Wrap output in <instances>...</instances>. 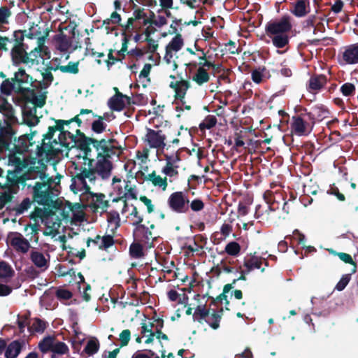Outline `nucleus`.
Returning <instances> with one entry per match:
<instances>
[{"mask_svg": "<svg viewBox=\"0 0 358 358\" xmlns=\"http://www.w3.org/2000/svg\"><path fill=\"white\" fill-rule=\"evenodd\" d=\"M88 194L92 198V201L89 204V207L94 211L97 212L101 209L102 212H106L107 208L110 206L109 201L106 200V195L103 193H94L92 192H83Z\"/></svg>", "mask_w": 358, "mask_h": 358, "instance_id": "obj_19", "label": "nucleus"}, {"mask_svg": "<svg viewBox=\"0 0 358 358\" xmlns=\"http://www.w3.org/2000/svg\"><path fill=\"white\" fill-rule=\"evenodd\" d=\"M76 134H73L70 136L67 143H62L63 148H65L66 152L74 148L80 149L84 152V159L87 160L92 157L90 145H92L95 151L97 152V139L87 136L78 129H76Z\"/></svg>", "mask_w": 358, "mask_h": 358, "instance_id": "obj_5", "label": "nucleus"}, {"mask_svg": "<svg viewBox=\"0 0 358 358\" xmlns=\"http://www.w3.org/2000/svg\"><path fill=\"white\" fill-rule=\"evenodd\" d=\"M8 165L12 167V169L7 171L6 181L10 182V185H13V182L16 179H19L18 176L28 166L27 161L22 155H20L15 151H10L8 155Z\"/></svg>", "mask_w": 358, "mask_h": 358, "instance_id": "obj_8", "label": "nucleus"}, {"mask_svg": "<svg viewBox=\"0 0 358 358\" xmlns=\"http://www.w3.org/2000/svg\"><path fill=\"white\" fill-rule=\"evenodd\" d=\"M189 203L188 197L181 191L173 192L167 199L169 208L176 213H187L189 211Z\"/></svg>", "mask_w": 358, "mask_h": 358, "instance_id": "obj_10", "label": "nucleus"}, {"mask_svg": "<svg viewBox=\"0 0 358 358\" xmlns=\"http://www.w3.org/2000/svg\"><path fill=\"white\" fill-rule=\"evenodd\" d=\"M69 347L65 343L62 341H57L55 343H53L52 352L58 355H64L69 352Z\"/></svg>", "mask_w": 358, "mask_h": 358, "instance_id": "obj_59", "label": "nucleus"}, {"mask_svg": "<svg viewBox=\"0 0 358 358\" xmlns=\"http://www.w3.org/2000/svg\"><path fill=\"white\" fill-rule=\"evenodd\" d=\"M114 90L116 91V94L110 98L108 104L112 110L121 111L125 107V102L124 100H123V94L120 92L117 87H115Z\"/></svg>", "mask_w": 358, "mask_h": 358, "instance_id": "obj_30", "label": "nucleus"}, {"mask_svg": "<svg viewBox=\"0 0 358 358\" xmlns=\"http://www.w3.org/2000/svg\"><path fill=\"white\" fill-rule=\"evenodd\" d=\"M26 31H15L11 38H8V43H11L10 57L14 65L38 64V52L41 46H36L28 52V45L24 43Z\"/></svg>", "mask_w": 358, "mask_h": 358, "instance_id": "obj_3", "label": "nucleus"}, {"mask_svg": "<svg viewBox=\"0 0 358 358\" xmlns=\"http://www.w3.org/2000/svg\"><path fill=\"white\" fill-rule=\"evenodd\" d=\"M54 39L57 43V49L61 52H66L71 47V41L63 33L55 35Z\"/></svg>", "mask_w": 358, "mask_h": 358, "instance_id": "obj_39", "label": "nucleus"}, {"mask_svg": "<svg viewBox=\"0 0 358 358\" xmlns=\"http://www.w3.org/2000/svg\"><path fill=\"white\" fill-rule=\"evenodd\" d=\"M48 323L41 320L40 318H35L32 325L29 328L30 331L43 333L47 328Z\"/></svg>", "mask_w": 358, "mask_h": 358, "instance_id": "obj_49", "label": "nucleus"}, {"mask_svg": "<svg viewBox=\"0 0 358 358\" xmlns=\"http://www.w3.org/2000/svg\"><path fill=\"white\" fill-rule=\"evenodd\" d=\"M189 203V209L191 208V210L194 212H199L202 210L205 206L203 201L200 199H195Z\"/></svg>", "mask_w": 358, "mask_h": 358, "instance_id": "obj_64", "label": "nucleus"}, {"mask_svg": "<svg viewBox=\"0 0 358 358\" xmlns=\"http://www.w3.org/2000/svg\"><path fill=\"white\" fill-rule=\"evenodd\" d=\"M92 115L94 117H97V119L94 120L92 123V130L96 134L103 133L106 130L107 124L102 121L101 115H96L94 113Z\"/></svg>", "mask_w": 358, "mask_h": 358, "instance_id": "obj_43", "label": "nucleus"}, {"mask_svg": "<svg viewBox=\"0 0 358 358\" xmlns=\"http://www.w3.org/2000/svg\"><path fill=\"white\" fill-rule=\"evenodd\" d=\"M48 258H46L41 252L37 250H31L29 255V258L31 262L36 268H40L41 271H45L50 266V255L48 254Z\"/></svg>", "mask_w": 358, "mask_h": 358, "instance_id": "obj_25", "label": "nucleus"}, {"mask_svg": "<svg viewBox=\"0 0 358 358\" xmlns=\"http://www.w3.org/2000/svg\"><path fill=\"white\" fill-rule=\"evenodd\" d=\"M135 239L144 244H148L150 241L156 240L152 231L145 224H139L135 227L133 231Z\"/></svg>", "mask_w": 358, "mask_h": 358, "instance_id": "obj_22", "label": "nucleus"}, {"mask_svg": "<svg viewBox=\"0 0 358 358\" xmlns=\"http://www.w3.org/2000/svg\"><path fill=\"white\" fill-rule=\"evenodd\" d=\"M302 115L307 116V120L314 126L317 122H321L326 118H329L330 111L325 106L322 104H317L310 108L308 111L307 108L301 109Z\"/></svg>", "mask_w": 358, "mask_h": 358, "instance_id": "obj_12", "label": "nucleus"}, {"mask_svg": "<svg viewBox=\"0 0 358 358\" xmlns=\"http://www.w3.org/2000/svg\"><path fill=\"white\" fill-rule=\"evenodd\" d=\"M10 245L17 252L26 254L31 248L28 239L25 238L22 234L19 232H13L9 236Z\"/></svg>", "mask_w": 358, "mask_h": 358, "instance_id": "obj_18", "label": "nucleus"}, {"mask_svg": "<svg viewBox=\"0 0 358 358\" xmlns=\"http://www.w3.org/2000/svg\"><path fill=\"white\" fill-rule=\"evenodd\" d=\"M52 215H54V213L52 210L45 208H41L36 207L34 210L31 213L30 218L35 221H37L38 219H40L43 222Z\"/></svg>", "mask_w": 358, "mask_h": 358, "instance_id": "obj_32", "label": "nucleus"}, {"mask_svg": "<svg viewBox=\"0 0 358 358\" xmlns=\"http://www.w3.org/2000/svg\"><path fill=\"white\" fill-rule=\"evenodd\" d=\"M233 289L232 284H227L223 287L222 293L219 294L215 299L210 297L211 304L215 305L217 301L222 302L223 300H226L227 298V294L229 293L231 289Z\"/></svg>", "mask_w": 358, "mask_h": 358, "instance_id": "obj_55", "label": "nucleus"}, {"mask_svg": "<svg viewBox=\"0 0 358 358\" xmlns=\"http://www.w3.org/2000/svg\"><path fill=\"white\" fill-rule=\"evenodd\" d=\"M24 120L29 127L36 126L39 122L36 115V110L33 112L31 110L24 113Z\"/></svg>", "mask_w": 358, "mask_h": 358, "instance_id": "obj_54", "label": "nucleus"}, {"mask_svg": "<svg viewBox=\"0 0 358 358\" xmlns=\"http://www.w3.org/2000/svg\"><path fill=\"white\" fill-rule=\"evenodd\" d=\"M141 175L143 177V180L152 183V185L165 191L168 187V182L166 176L162 178L161 176L157 175L156 171H152L150 173L145 175L143 172L140 171Z\"/></svg>", "mask_w": 358, "mask_h": 358, "instance_id": "obj_24", "label": "nucleus"}, {"mask_svg": "<svg viewBox=\"0 0 358 358\" xmlns=\"http://www.w3.org/2000/svg\"><path fill=\"white\" fill-rule=\"evenodd\" d=\"M130 3L132 4L134 10L143 11V17L140 20V25L142 26V27L148 24L153 25L152 22L156 20V15L154 12L149 10L148 13H146L144 8L138 7L137 5L134 3V0H130Z\"/></svg>", "mask_w": 358, "mask_h": 358, "instance_id": "obj_31", "label": "nucleus"}, {"mask_svg": "<svg viewBox=\"0 0 358 358\" xmlns=\"http://www.w3.org/2000/svg\"><path fill=\"white\" fill-rule=\"evenodd\" d=\"M55 120V125L50 126L48 127V132L43 135L42 143H45V140L46 139L50 141L52 138L55 133L56 131H59L58 139H54L52 142H48V143L52 144L54 146V148H56L55 145H59V147L58 148L62 150L61 149L62 148H63L62 143H67V141L70 138V136L72 135L73 134L68 130H65L64 125H63L62 123H61L60 120Z\"/></svg>", "mask_w": 358, "mask_h": 358, "instance_id": "obj_9", "label": "nucleus"}, {"mask_svg": "<svg viewBox=\"0 0 358 358\" xmlns=\"http://www.w3.org/2000/svg\"><path fill=\"white\" fill-rule=\"evenodd\" d=\"M142 17H143L142 10H134L133 17L128 18L126 24H120L123 29L122 36H128L129 40L134 31H140L142 29V26L140 25Z\"/></svg>", "mask_w": 358, "mask_h": 358, "instance_id": "obj_14", "label": "nucleus"}, {"mask_svg": "<svg viewBox=\"0 0 358 358\" xmlns=\"http://www.w3.org/2000/svg\"><path fill=\"white\" fill-rule=\"evenodd\" d=\"M99 349V342L97 339H91L84 348V351L89 355H93L96 353Z\"/></svg>", "mask_w": 358, "mask_h": 358, "instance_id": "obj_50", "label": "nucleus"}, {"mask_svg": "<svg viewBox=\"0 0 358 358\" xmlns=\"http://www.w3.org/2000/svg\"><path fill=\"white\" fill-rule=\"evenodd\" d=\"M192 80L201 86L209 81L210 75L204 68L199 67L195 74L193 75Z\"/></svg>", "mask_w": 358, "mask_h": 358, "instance_id": "obj_36", "label": "nucleus"}, {"mask_svg": "<svg viewBox=\"0 0 358 358\" xmlns=\"http://www.w3.org/2000/svg\"><path fill=\"white\" fill-rule=\"evenodd\" d=\"M292 13L297 17H303L309 13V1L305 0H296L292 3Z\"/></svg>", "mask_w": 358, "mask_h": 358, "instance_id": "obj_29", "label": "nucleus"}, {"mask_svg": "<svg viewBox=\"0 0 358 358\" xmlns=\"http://www.w3.org/2000/svg\"><path fill=\"white\" fill-rule=\"evenodd\" d=\"M15 88V83L11 79H5L0 85V92L1 95L9 96Z\"/></svg>", "mask_w": 358, "mask_h": 358, "instance_id": "obj_41", "label": "nucleus"}, {"mask_svg": "<svg viewBox=\"0 0 358 358\" xmlns=\"http://www.w3.org/2000/svg\"><path fill=\"white\" fill-rule=\"evenodd\" d=\"M210 315V309L206 308V305L198 306L193 314L194 321H197L200 324H203V321L206 322V317Z\"/></svg>", "mask_w": 358, "mask_h": 358, "instance_id": "obj_38", "label": "nucleus"}, {"mask_svg": "<svg viewBox=\"0 0 358 358\" xmlns=\"http://www.w3.org/2000/svg\"><path fill=\"white\" fill-rule=\"evenodd\" d=\"M190 82L187 80L180 79L176 82H171L169 87L174 90L175 100H180L182 105L185 104V98L187 90L190 87Z\"/></svg>", "mask_w": 358, "mask_h": 358, "instance_id": "obj_21", "label": "nucleus"}, {"mask_svg": "<svg viewBox=\"0 0 358 358\" xmlns=\"http://www.w3.org/2000/svg\"><path fill=\"white\" fill-rule=\"evenodd\" d=\"M88 114H93L92 110L81 109L78 115H76L75 117L71 118V122H76L78 127H81L83 124L87 125L89 124L90 119L83 120L80 116Z\"/></svg>", "mask_w": 358, "mask_h": 358, "instance_id": "obj_45", "label": "nucleus"}, {"mask_svg": "<svg viewBox=\"0 0 358 358\" xmlns=\"http://www.w3.org/2000/svg\"><path fill=\"white\" fill-rule=\"evenodd\" d=\"M63 150L58 148H54L52 144L43 143L36 148V155L38 157V166H31L22 172L18 176L19 179H16L11 185L15 190H19L22 187L23 189L27 184V180H34L36 181H42L48 178V175L46 173L47 166L43 163V161L48 162L52 159L62 155Z\"/></svg>", "mask_w": 358, "mask_h": 358, "instance_id": "obj_2", "label": "nucleus"}, {"mask_svg": "<svg viewBox=\"0 0 358 358\" xmlns=\"http://www.w3.org/2000/svg\"><path fill=\"white\" fill-rule=\"evenodd\" d=\"M307 116L302 115H294L292 118L291 129L292 132L299 136L308 135L313 129V125L309 120H306Z\"/></svg>", "mask_w": 358, "mask_h": 358, "instance_id": "obj_11", "label": "nucleus"}, {"mask_svg": "<svg viewBox=\"0 0 358 358\" xmlns=\"http://www.w3.org/2000/svg\"><path fill=\"white\" fill-rule=\"evenodd\" d=\"M23 342L18 340L13 341L6 348L5 357L6 358H16L20 353Z\"/></svg>", "mask_w": 358, "mask_h": 358, "instance_id": "obj_33", "label": "nucleus"}, {"mask_svg": "<svg viewBox=\"0 0 358 358\" xmlns=\"http://www.w3.org/2000/svg\"><path fill=\"white\" fill-rule=\"evenodd\" d=\"M129 182H130L129 181H127L124 186L126 192H124L122 196L113 199V202H118L120 201H123L124 209L127 206V198H131V199H135V200L137 199L136 189L134 187H133L129 185Z\"/></svg>", "mask_w": 358, "mask_h": 358, "instance_id": "obj_34", "label": "nucleus"}, {"mask_svg": "<svg viewBox=\"0 0 358 358\" xmlns=\"http://www.w3.org/2000/svg\"><path fill=\"white\" fill-rule=\"evenodd\" d=\"M223 313V309L221 308L219 312L213 310L211 314L209 315L206 319V322L213 329H217L220 327V322L221 321Z\"/></svg>", "mask_w": 358, "mask_h": 358, "instance_id": "obj_35", "label": "nucleus"}, {"mask_svg": "<svg viewBox=\"0 0 358 358\" xmlns=\"http://www.w3.org/2000/svg\"><path fill=\"white\" fill-rule=\"evenodd\" d=\"M96 160L89 158L88 167L75 164L71 174V189L74 192H89L90 185H95L97 176L103 180L110 178L113 169V164L111 161L113 155H106L101 152H96Z\"/></svg>", "mask_w": 358, "mask_h": 358, "instance_id": "obj_1", "label": "nucleus"}, {"mask_svg": "<svg viewBox=\"0 0 358 358\" xmlns=\"http://www.w3.org/2000/svg\"><path fill=\"white\" fill-rule=\"evenodd\" d=\"M106 213V219L108 222L114 223L116 226H120V214L116 210H110L105 212Z\"/></svg>", "mask_w": 358, "mask_h": 358, "instance_id": "obj_62", "label": "nucleus"}, {"mask_svg": "<svg viewBox=\"0 0 358 358\" xmlns=\"http://www.w3.org/2000/svg\"><path fill=\"white\" fill-rule=\"evenodd\" d=\"M45 37L46 36H43L38 38L37 46H41V51L38 52V57L43 58L44 56H47L48 58L50 57V52L48 47L44 45Z\"/></svg>", "mask_w": 358, "mask_h": 358, "instance_id": "obj_60", "label": "nucleus"}, {"mask_svg": "<svg viewBox=\"0 0 358 358\" xmlns=\"http://www.w3.org/2000/svg\"><path fill=\"white\" fill-rule=\"evenodd\" d=\"M341 92L345 96H351L355 94L356 88L354 84L345 83L341 87Z\"/></svg>", "mask_w": 358, "mask_h": 358, "instance_id": "obj_58", "label": "nucleus"}, {"mask_svg": "<svg viewBox=\"0 0 358 358\" xmlns=\"http://www.w3.org/2000/svg\"><path fill=\"white\" fill-rule=\"evenodd\" d=\"M116 142V140L113 138L97 139V152H101L102 153L110 155H115L116 148L114 143Z\"/></svg>", "mask_w": 358, "mask_h": 358, "instance_id": "obj_28", "label": "nucleus"}, {"mask_svg": "<svg viewBox=\"0 0 358 358\" xmlns=\"http://www.w3.org/2000/svg\"><path fill=\"white\" fill-rule=\"evenodd\" d=\"M292 27V17L285 14L279 18L268 21L265 25V33L271 39L273 46L284 48L289 44V33Z\"/></svg>", "mask_w": 358, "mask_h": 358, "instance_id": "obj_4", "label": "nucleus"}, {"mask_svg": "<svg viewBox=\"0 0 358 358\" xmlns=\"http://www.w3.org/2000/svg\"><path fill=\"white\" fill-rule=\"evenodd\" d=\"M79 62H69L67 65H60L59 70L65 73L77 74L79 72Z\"/></svg>", "mask_w": 358, "mask_h": 358, "instance_id": "obj_47", "label": "nucleus"}, {"mask_svg": "<svg viewBox=\"0 0 358 358\" xmlns=\"http://www.w3.org/2000/svg\"><path fill=\"white\" fill-rule=\"evenodd\" d=\"M33 202V200L31 201L29 198H25L20 204L16 205L13 208L7 207L6 210L10 212H15V215L18 216L27 210Z\"/></svg>", "mask_w": 358, "mask_h": 358, "instance_id": "obj_37", "label": "nucleus"}, {"mask_svg": "<svg viewBox=\"0 0 358 358\" xmlns=\"http://www.w3.org/2000/svg\"><path fill=\"white\" fill-rule=\"evenodd\" d=\"M54 338L52 336L45 337L38 343V348L43 353H46L49 351L52 352L53 347Z\"/></svg>", "mask_w": 358, "mask_h": 358, "instance_id": "obj_46", "label": "nucleus"}, {"mask_svg": "<svg viewBox=\"0 0 358 358\" xmlns=\"http://www.w3.org/2000/svg\"><path fill=\"white\" fill-rule=\"evenodd\" d=\"M233 289L232 284H227L223 287L222 293L219 294L215 299L210 297L211 304L215 305L217 301L222 302L223 300H226L227 298V294L229 293L231 289Z\"/></svg>", "mask_w": 358, "mask_h": 358, "instance_id": "obj_57", "label": "nucleus"}, {"mask_svg": "<svg viewBox=\"0 0 358 358\" xmlns=\"http://www.w3.org/2000/svg\"><path fill=\"white\" fill-rule=\"evenodd\" d=\"M16 121L12 104L0 94V136L10 140L13 134L12 124Z\"/></svg>", "mask_w": 358, "mask_h": 358, "instance_id": "obj_7", "label": "nucleus"}, {"mask_svg": "<svg viewBox=\"0 0 358 358\" xmlns=\"http://www.w3.org/2000/svg\"><path fill=\"white\" fill-rule=\"evenodd\" d=\"M0 187L6 189L5 192L0 194V210L3 209L6 203L11 201L13 199V194H16L18 190H15L10 185V182H7L4 179L3 182H0Z\"/></svg>", "mask_w": 358, "mask_h": 358, "instance_id": "obj_27", "label": "nucleus"}, {"mask_svg": "<svg viewBox=\"0 0 358 358\" xmlns=\"http://www.w3.org/2000/svg\"><path fill=\"white\" fill-rule=\"evenodd\" d=\"M340 259L346 264L353 265L352 273H355L357 270V263L352 259L350 255L345 252H337L336 253Z\"/></svg>", "mask_w": 358, "mask_h": 358, "instance_id": "obj_63", "label": "nucleus"}, {"mask_svg": "<svg viewBox=\"0 0 358 358\" xmlns=\"http://www.w3.org/2000/svg\"><path fill=\"white\" fill-rule=\"evenodd\" d=\"M56 297L59 300H69L72 298L73 294L66 289L59 287L55 292Z\"/></svg>", "mask_w": 358, "mask_h": 358, "instance_id": "obj_61", "label": "nucleus"}, {"mask_svg": "<svg viewBox=\"0 0 358 358\" xmlns=\"http://www.w3.org/2000/svg\"><path fill=\"white\" fill-rule=\"evenodd\" d=\"M54 180L49 177L42 181H35L34 184H28L32 187L33 201L39 205L50 207L53 203L52 184Z\"/></svg>", "mask_w": 358, "mask_h": 358, "instance_id": "obj_6", "label": "nucleus"}, {"mask_svg": "<svg viewBox=\"0 0 358 358\" xmlns=\"http://www.w3.org/2000/svg\"><path fill=\"white\" fill-rule=\"evenodd\" d=\"M241 245L236 241L229 242L226 245L224 252L231 256H237L241 252Z\"/></svg>", "mask_w": 358, "mask_h": 358, "instance_id": "obj_51", "label": "nucleus"}, {"mask_svg": "<svg viewBox=\"0 0 358 358\" xmlns=\"http://www.w3.org/2000/svg\"><path fill=\"white\" fill-rule=\"evenodd\" d=\"M262 262L261 259H259L257 257H252L248 259L245 260L244 262V266L247 268V272L249 273L251 270L254 268L259 269L262 266Z\"/></svg>", "mask_w": 358, "mask_h": 358, "instance_id": "obj_48", "label": "nucleus"}, {"mask_svg": "<svg viewBox=\"0 0 358 358\" xmlns=\"http://www.w3.org/2000/svg\"><path fill=\"white\" fill-rule=\"evenodd\" d=\"M342 60L345 64H358V43L343 48Z\"/></svg>", "mask_w": 358, "mask_h": 358, "instance_id": "obj_23", "label": "nucleus"}, {"mask_svg": "<svg viewBox=\"0 0 358 358\" xmlns=\"http://www.w3.org/2000/svg\"><path fill=\"white\" fill-rule=\"evenodd\" d=\"M101 243L99 245V249L101 250H108L109 248L115 244V240L112 235H104L101 236Z\"/></svg>", "mask_w": 358, "mask_h": 358, "instance_id": "obj_53", "label": "nucleus"}, {"mask_svg": "<svg viewBox=\"0 0 358 358\" xmlns=\"http://www.w3.org/2000/svg\"><path fill=\"white\" fill-rule=\"evenodd\" d=\"M233 289L232 284H227L223 287L222 293L219 294L215 299L210 297L211 304L215 305L217 301L222 302L223 300H226L227 298V294L229 293L231 289Z\"/></svg>", "mask_w": 358, "mask_h": 358, "instance_id": "obj_56", "label": "nucleus"}, {"mask_svg": "<svg viewBox=\"0 0 358 358\" xmlns=\"http://www.w3.org/2000/svg\"><path fill=\"white\" fill-rule=\"evenodd\" d=\"M183 45L184 42L181 34H176V35L171 39L166 47L174 52H178L181 50Z\"/></svg>", "mask_w": 358, "mask_h": 358, "instance_id": "obj_44", "label": "nucleus"}, {"mask_svg": "<svg viewBox=\"0 0 358 358\" xmlns=\"http://www.w3.org/2000/svg\"><path fill=\"white\" fill-rule=\"evenodd\" d=\"M13 135L10 140L7 141L8 146L2 150V153L4 151H15V152L22 155L28 150V138L26 136H21L17 138L15 136V131L12 127Z\"/></svg>", "mask_w": 358, "mask_h": 358, "instance_id": "obj_15", "label": "nucleus"}, {"mask_svg": "<svg viewBox=\"0 0 358 358\" xmlns=\"http://www.w3.org/2000/svg\"><path fill=\"white\" fill-rule=\"evenodd\" d=\"M328 78L324 74H313L307 83V90L312 94H317L324 88L327 84Z\"/></svg>", "mask_w": 358, "mask_h": 358, "instance_id": "obj_20", "label": "nucleus"}, {"mask_svg": "<svg viewBox=\"0 0 358 358\" xmlns=\"http://www.w3.org/2000/svg\"><path fill=\"white\" fill-rule=\"evenodd\" d=\"M217 118L215 115H208L204 120L199 124V128L203 129H210L217 124Z\"/></svg>", "mask_w": 358, "mask_h": 358, "instance_id": "obj_52", "label": "nucleus"}, {"mask_svg": "<svg viewBox=\"0 0 358 358\" xmlns=\"http://www.w3.org/2000/svg\"><path fill=\"white\" fill-rule=\"evenodd\" d=\"M13 80L17 85L16 87L17 92L25 93L31 91L30 88L26 87V85L31 83L32 77L27 74L23 68H20L18 71L15 73Z\"/></svg>", "mask_w": 358, "mask_h": 358, "instance_id": "obj_17", "label": "nucleus"}, {"mask_svg": "<svg viewBox=\"0 0 358 358\" xmlns=\"http://www.w3.org/2000/svg\"><path fill=\"white\" fill-rule=\"evenodd\" d=\"M129 255L134 259H140L144 256L143 246L141 242H134L130 245Z\"/></svg>", "mask_w": 358, "mask_h": 358, "instance_id": "obj_40", "label": "nucleus"}, {"mask_svg": "<svg viewBox=\"0 0 358 358\" xmlns=\"http://www.w3.org/2000/svg\"><path fill=\"white\" fill-rule=\"evenodd\" d=\"M263 196L264 199L268 205V208L272 211H274L279 208L278 204L280 199H281L282 201H285L284 194L282 192H275L273 194V192L267 190L264 193Z\"/></svg>", "mask_w": 358, "mask_h": 358, "instance_id": "obj_26", "label": "nucleus"}, {"mask_svg": "<svg viewBox=\"0 0 358 358\" xmlns=\"http://www.w3.org/2000/svg\"><path fill=\"white\" fill-rule=\"evenodd\" d=\"M15 275V271L11 266L5 261L0 262V278H10Z\"/></svg>", "mask_w": 358, "mask_h": 358, "instance_id": "obj_42", "label": "nucleus"}, {"mask_svg": "<svg viewBox=\"0 0 358 358\" xmlns=\"http://www.w3.org/2000/svg\"><path fill=\"white\" fill-rule=\"evenodd\" d=\"M164 157L166 163V165L162 168V173L169 177H174L178 176V169L179 168L178 163L181 160L180 154L178 152L171 155L164 154Z\"/></svg>", "mask_w": 358, "mask_h": 358, "instance_id": "obj_16", "label": "nucleus"}, {"mask_svg": "<svg viewBox=\"0 0 358 358\" xmlns=\"http://www.w3.org/2000/svg\"><path fill=\"white\" fill-rule=\"evenodd\" d=\"M166 137L162 130H154L147 128V133L145 136L144 141L148 143L150 148L163 150L166 146Z\"/></svg>", "mask_w": 358, "mask_h": 358, "instance_id": "obj_13", "label": "nucleus"}]
</instances>
